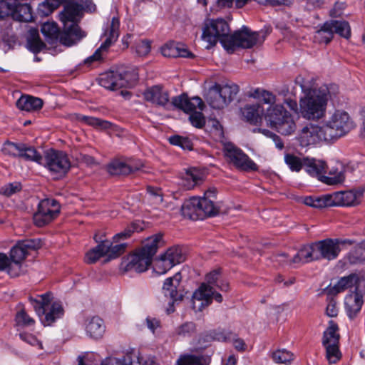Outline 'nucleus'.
I'll use <instances>...</instances> for the list:
<instances>
[{"mask_svg": "<svg viewBox=\"0 0 365 365\" xmlns=\"http://www.w3.org/2000/svg\"><path fill=\"white\" fill-rule=\"evenodd\" d=\"M63 5V10L58 14V19L63 24L61 41L66 46H71L86 36L79 23L83 18V6L76 0H45L39 4L38 13L48 16L55 9Z\"/></svg>", "mask_w": 365, "mask_h": 365, "instance_id": "nucleus-1", "label": "nucleus"}, {"mask_svg": "<svg viewBox=\"0 0 365 365\" xmlns=\"http://www.w3.org/2000/svg\"><path fill=\"white\" fill-rule=\"evenodd\" d=\"M249 96L271 105L264 113V117L267 123L278 133L289 135L296 130V123L292 115L283 106L273 105L276 102V96L272 92L257 88Z\"/></svg>", "mask_w": 365, "mask_h": 365, "instance_id": "nucleus-2", "label": "nucleus"}, {"mask_svg": "<svg viewBox=\"0 0 365 365\" xmlns=\"http://www.w3.org/2000/svg\"><path fill=\"white\" fill-rule=\"evenodd\" d=\"M304 93L299 101V115L309 120H317L326 115L327 103L330 96L329 88L326 85L319 87L307 88L299 76L296 79Z\"/></svg>", "mask_w": 365, "mask_h": 365, "instance_id": "nucleus-3", "label": "nucleus"}, {"mask_svg": "<svg viewBox=\"0 0 365 365\" xmlns=\"http://www.w3.org/2000/svg\"><path fill=\"white\" fill-rule=\"evenodd\" d=\"M138 78L135 70L120 67L101 74L98 83L108 90L115 91L123 87L133 86Z\"/></svg>", "mask_w": 365, "mask_h": 365, "instance_id": "nucleus-4", "label": "nucleus"}, {"mask_svg": "<svg viewBox=\"0 0 365 365\" xmlns=\"http://www.w3.org/2000/svg\"><path fill=\"white\" fill-rule=\"evenodd\" d=\"M230 29L227 22L223 19H209L205 21L202 29L201 38L207 43L206 48L209 49L216 45L218 41L227 50Z\"/></svg>", "mask_w": 365, "mask_h": 365, "instance_id": "nucleus-5", "label": "nucleus"}, {"mask_svg": "<svg viewBox=\"0 0 365 365\" xmlns=\"http://www.w3.org/2000/svg\"><path fill=\"white\" fill-rule=\"evenodd\" d=\"M322 125L329 141L335 140L346 135L355 127L349 113L341 110H335Z\"/></svg>", "mask_w": 365, "mask_h": 365, "instance_id": "nucleus-6", "label": "nucleus"}, {"mask_svg": "<svg viewBox=\"0 0 365 365\" xmlns=\"http://www.w3.org/2000/svg\"><path fill=\"white\" fill-rule=\"evenodd\" d=\"M340 334L338 325L332 320L329 322V326L324 331L322 345L325 349V357L329 364H336L341 358L339 349Z\"/></svg>", "mask_w": 365, "mask_h": 365, "instance_id": "nucleus-7", "label": "nucleus"}, {"mask_svg": "<svg viewBox=\"0 0 365 365\" xmlns=\"http://www.w3.org/2000/svg\"><path fill=\"white\" fill-rule=\"evenodd\" d=\"M40 247L41 242L38 240L29 239L19 242L10 252L11 264L9 267V274L13 277L19 276L21 272V263L29 251Z\"/></svg>", "mask_w": 365, "mask_h": 365, "instance_id": "nucleus-8", "label": "nucleus"}, {"mask_svg": "<svg viewBox=\"0 0 365 365\" xmlns=\"http://www.w3.org/2000/svg\"><path fill=\"white\" fill-rule=\"evenodd\" d=\"M265 37L264 32H254L244 26L240 30L236 31L230 36L227 51L233 52L235 47L252 48L257 44H261L264 41Z\"/></svg>", "mask_w": 365, "mask_h": 365, "instance_id": "nucleus-9", "label": "nucleus"}, {"mask_svg": "<svg viewBox=\"0 0 365 365\" xmlns=\"http://www.w3.org/2000/svg\"><path fill=\"white\" fill-rule=\"evenodd\" d=\"M44 165L54 178L63 177L71 168V162L68 155L59 150H49L43 157Z\"/></svg>", "mask_w": 365, "mask_h": 365, "instance_id": "nucleus-10", "label": "nucleus"}, {"mask_svg": "<svg viewBox=\"0 0 365 365\" xmlns=\"http://www.w3.org/2000/svg\"><path fill=\"white\" fill-rule=\"evenodd\" d=\"M348 38L351 36V29L349 23L346 21L331 20L327 21L322 26L321 29L317 31L315 38L321 43H329L333 38L334 34Z\"/></svg>", "mask_w": 365, "mask_h": 365, "instance_id": "nucleus-11", "label": "nucleus"}, {"mask_svg": "<svg viewBox=\"0 0 365 365\" xmlns=\"http://www.w3.org/2000/svg\"><path fill=\"white\" fill-rule=\"evenodd\" d=\"M296 140L302 147L316 145L321 141H329L324 132L323 125L307 123L297 133Z\"/></svg>", "mask_w": 365, "mask_h": 365, "instance_id": "nucleus-12", "label": "nucleus"}, {"mask_svg": "<svg viewBox=\"0 0 365 365\" xmlns=\"http://www.w3.org/2000/svg\"><path fill=\"white\" fill-rule=\"evenodd\" d=\"M225 155L230 163L236 168L245 171L256 170L257 165L241 149L232 143H227L224 148Z\"/></svg>", "mask_w": 365, "mask_h": 365, "instance_id": "nucleus-13", "label": "nucleus"}, {"mask_svg": "<svg viewBox=\"0 0 365 365\" xmlns=\"http://www.w3.org/2000/svg\"><path fill=\"white\" fill-rule=\"evenodd\" d=\"M185 259V254L180 247H170L156 260L155 271L159 274H163L176 264L183 262Z\"/></svg>", "mask_w": 365, "mask_h": 365, "instance_id": "nucleus-14", "label": "nucleus"}, {"mask_svg": "<svg viewBox=\"0 0 365 365\" xmlns=\"http://www.w3.org/2000/svg\"><path fill=\"white\" fill-rule=\"evenodd\" d=\"M60 212V205L56 200L44 199L38 204V211L34 215V223L38 227H43L53 219Z\"/></svg>", "mask_w": 365, "mask_h": 365, "instance_id": "nucleus-15", "label": "nucleus"}, {"mask_svg": "<svg viewBox=\"0 0 365 365\" xmlns=\"http://www.w3.org/2000/svg\"><path fill=\"white\" fill-rule=\"evenodd\" d=\"M183 208L200 217L212 216L218 212V207L212 199L202 197H191Z\"/></svg>", "mask_w": 365, "mask_h": 365, "instance_id": "nucleus-16", "label": "nucleus"}, {"mask_svg": "<svg viewBox=\"0 0 365 365\" xmlns=\"http://www.w3.org/2000/svg\"><path fill=\"white\" fill-rule=\"evenodd\" d=\"M151 262V259L138 250L123 258L120 269L123 272H143L148 269Z\"/></svg>", "mask_w": 365, "mask_h": 365, "instance_id": "nucleus-17", "label": "nucleus"}, {"mask_svg": "<svg viewBox=\"0 0 365 365\" xmlns=\"http://www.w3.org/2000/svg\"><path fill=\"white\" fill-rule=\"evenodd\" d=\"M119 26L120 21L118 18L113 17L108 29L106 30L103 34V36L106 37L104 42L92 56L86 60V63H90L94 61H98L101 58V51L103 50H106L118 39L119 36Z\"/></svg>", "mask_w": 365, "mask_h": 365, "instance_id": "nucleus-18", "label": "nucleus"}, {"mask_svg": "<svg viewBox=\"0 0 365 365\" xmlns=\"http://www.w3.org/2000/svg\"><path fill=\"white\" fill-rule=\"evenodd\" d=\"M359 289L351 291L344 299V307L346 314L350 319H354L361 309L364 304V295L365 294V287L364 283L359 285Z\"/></svg>", "mask_w": 365, "mask_h": 365, "instance_id": "nucleus-19", "label": "nucleus"}, {"mask_svg": "<svg viewBox=\"0 0 365 365\" xmlns=\"http://www.w3.org/2000/svg\"><path fill=\"white\" fill-rule=\"evenodd\" d=\"M181 280L180 272H177L174 276L167 278L163 283L162 292L164 297L171 302L172 304L182 299L183 295L178 289Z\"/></svg>", "mask_w": 365, "mask_h": 365, "instance_id": "nucleus-20", "label": "nucleus"}, {"mask_svg": "<svg viewBox=\"0 0 365 365\" xmlns=\"http://www.w3.org/2000/svg\"><path fill=\"white\" fill-rule=\"evenodd\" d=\"M318 259L321 258L332 260L337 257L340 247L337 240L327 239L315 242Z\"/></svg>", "mask_w": 365, "mask_h": 365, "instance_id": "nucleus-21", "label": "nucleus"}, {"mask_svg": "<svg viewBox=\"0 0 365 365\" xmlns=\"http://www.w3.org/2000/svg\"><path fill=\"white\" fill-rule=\"evenodd\" d=\"M172 103L175 107L187 113L196 111L197 109L202 110L204 107V103L200 97L195 96L189 98L186 94L173 98Z\"/></svg>", "mask_w": 365, "mask_h": 365, "instance_id": "nucleus-22", "label": "nucleus"}, {"mask_svg": "<svg viewBox=\"0 0 365 365\" xmlns=\"http://www.w3.org/2000/svg\"><path fill=\"white\" fill-rule=\"evenodd\" d=\"M142 166L141 162H124L120 160H115L108 165V171L110 175H128L140 170Z\"/></svg>", "mask_w": 365, "mask_h": 365, "instance_id": "nucleus-23", "label": "nucleus"}, {"mask_svg": "<svg viewBox=\"0 0 365 365\" xmlns=\"http://www.w3.org/2000/svg\"><path fill=\"white\" fill-rule=\"evenodd\" d=\"M84 328L86 334L94 339H101L106 331L103 319L98 316L88 317L85 319Z\"/></svg>", "mask_w": 365, "mask_h": 365, "instance_id": "nucleus-24", "label": "nucleus"}, {"mask_svg": "<svg viewBox=\"0 0 365 365\" xmlns=\"http://www.w3.org/2000/svg\"><path fill=\"white\" fill-rule=\"evenodd\" d=\"M362 192L359 191L337 192L332 194L334 206H354L359 203Z\"/></svg>", "mask_w": 365, "mask_h": 365, "instance_id": "nucleus-25", "label": "nucleus"}, {"mask_svg": "<svg viewBox=\"0 0 365 365\" xmlns=\"http://www.w3.org/2000/svg\"><path fill=\"white\" fill-rule=\"evenodd\" d=\"M147 101L160 106L165 107L169 102V95L167 91L160 86H154L148 88L143 93Z\"/></svg>", "mask_w": 365, "mask_h": 365, "instance_id": "nucleus-26", "label": "nucleus"}, {"mask_svg": "<svg viewBox=\"0 0 365 365\" xmlns=\"http://www.w3.org/2000/svg\"><path fill=\"white\" fill-rule=\"evenodd\" d=\"M327 168L328 166L324 160L309 157L305 158V171L309 175L316 177L321 181H324L322 178H324Z\"/></svg>", "mask_w": 365, "mask_h": 365, "instance_id": "nucleus-27", "label": "nucleus"}, {"mask_svg": "<svg viewBox=\"0 0 365 365\" xmlns=\"http://www.w3.org/2000/svg\"><path fill=\"white\" fill-rule=\"evenodd\" d=\"M364 283L365 287V279L356 274H351L348 276L340 278L336 284L333 287L336 293H339L349 288L354 287V291L359 289V285Z\"/></svg>", "mask_w": 365, "mask_h": 365, "instance_id": "nucleus-28", "label": "nucleus"}, {"mask_svg": "<svg viewBox=\"0 0 365 365\" xmlns=\"http://www.w3.org/2000/svg\"><path fill=\"white\" fill-rule=\"evenodd\" d=\"M164 245L163 235L160 233L153 235L143 242V246L140 251L144 253L150 259L153 260L154 255L156 254L158 248Z\"/></svg>", "mask_w": 365, "mask_h": 365, "instance_id": "nucleus-29", "label": "nucleus"}, {"mask_svg": "<svg viewBox=\"0 0 365 365\" xmlns=\"http://www.w3.org/2000/svg\"><path fill=\"white\" fill-rule=\"evenodd\" d=\"M161 53L165 57L177 58L192 57V54L183 44L176 42H170L161 48Z\"/></svg>", "mask_w": 365, "mask_h": 365, "instance_id": "nucleus-30", "label": "nucleus"}, {"mask_svg": "<svg viewBox=\"0 0 365 365\" xmlns=\"http://www.w3.org/2000/svg\"><path fill=\"white\" fill-rule=\"evenodd\" d=\"M27 4H21L19 0H0V19L21 11H29Z\"/></svg>", "mask_w": 365, "mask_h": 365, "instance_id": "nucleus-31", "label": "nucleus"}, {"mask_svg": "<svg viewBox=\"0 0 365 365\" xmlns=\"http://www.w3.org/2000/svg\"><path fill=\"white\" fill-rule=\"evenodd\" d=\"M64 314L63 308L60 302H54L50 308L45 309L43 316L39 318L43 326H51L57 319L61 318Z\"/></svg>", "mask_w": 365, "mask_h": 365, "instance_id": "nucleus-32", "label": "nucleus"}, {"mask_svg": "<svg viewBox=\"0 0 365 365\" xmlns=\"http://www.w3.org/2000/svg\"><path fill=\"white\" fill-rule=\"evenodd\" d=\"M314 260H318L315 243L304 246L292 257L294 264H304Z\"/></svg>", "mask_w": 365, "mask_h": 365, "instance_id": "nucleus-33", "label": "nucleus"}, {"mask_svg": "<svg viewBox=\"0 0 365 365\" xmlns=\"http://www.w3.org/2000/svg\"><path fill=\"white\" fill-rule=\"evenodd\" d=\"M41 32L44 36L46 40L51 44H53L59 41L61 44L64 45L61 41V36L63 34V30L59 31L58 25L55 22H46L41 26Z\"/></svg>", "mask_w": 365, "mask_h": 365, "instance_id": "nucleus-34", "label": "nucleus"}, {"mask_svg": "<svg viewBox=\"0 0 365 365\" xmlns=\"http://www.w3.org/2000/svg\"><path fill=\"white\" fill-rule=\"evenodd\" d=\"M96 242H99L95 247L88 251L85 255V262L88 264L96 262L101 257H106L108 247L103 244V240L98 238V235L94 236Z\"/></svg>", "mask_w": 365, "mask_h": 365, "instance_id": "nucleus-35", "label": "nucleus"}, {"mask_svg": "<svg viewBox=\"0 0 365 365\" xmlns=\"http://www.w3.org/2000/svg\"><path fill=\"white\" fill-rule=\"evenodd\" d=\"M51 299L52 297L50 292L38 295L37 298H34L31 296L29 297V301L33 306L34 311L39 318L44 315L45 309L51 303Z\"/></svg>", "mask_w": 365, "mask_h": 365, "instance_id": "nucleus-36", "label": "nucleus"}, {"mask_svg": "<svg viewBox=\"0 0 365 365\" xmlns=\"http://www.w3.org/2000/svg\"><path fill=\"white\" fill-rule=\"evenodd\" d=\"M263 114L264 109L259 103L247 105L242 110L244 118L252 124L261 122Z\"/></svg>", "mask_w": 365, "mask_h": 365, "instance_id": "nucleus-37", "label": "nucleus"}, {"mask_svg": "<svg viewBox=\"0 0 365 365\" xmlns=\"http://www.w3.org/2000/svg\"><path fill=\"white\" fill-rule=\"evenodd\" d=\"M213 288L202 283L199 288L193 293V300L200 301V307H207L212 302Z\"/></svg>", "mask_w": 365, "mask_h": 365, "instance_id": "nucleus-38", "label": "nucleus"}, {"mask_svg": "<svg viewBox=\"0 0 365 365\" xmlns=\"http://www.w3.org/2000/svg\"><path fill=\"white\" fill-rule=\"evenodd\" d=\"M42 106L43 101L41 98L30 96H22L16 101L18 108L26 111L37 110L40 109Z\"/></svg>", "mask_w": 365, "mask_h": 365, "instance_id": "nucleus-39", "label": "nucleus"}, {"mask_svg": "<svg viewBox=\"0 0 365 365\" xmlns=\"http://www.w3.org/2000/svg\"><path fill=\"white\" fill-rule=\"evenodd\" d=\"M206 101L215 109H221L225 106V100L222 98L218 84H215L208 90Z\"/></svg>", "mask_w": 365, "mask_h": 365, "instance_id": "nucleus-40", "label": "nucleus"}, {"mask_svg": "<svg viewBox=\"0 0 365 365\" xmlns=\"http://www.w3.org/2000/svg\"><path fill=\"white\" fill-rule=\"evenodd\" d=\"M202 180V175L197 170L191 168L187 170L182 178V185L186 190L193 188Z\"/></svg>", "mask_w": 365, "mask_h": 365, "instance_id": "nucleus-41", "label": "nucleus"}, {"mask_svg": "<svg viewBox=\"0 0 365 365\" xmlns=\"http://www.w3.org/2000/svg\"><path fill=\"white\" fill-rule=\"evenodd\" d=\"M202 180V175L197 170L191 168L187 170L182 178V185L186 190L193 188Z\"/></svg>", "mask_w": 365, "mask_h": 365, "instance_id": "nucleus-42", "label": "nucleus"}, {"mask_svg": "<svg viewBox=\"0 0 365 365\" xmlns=\"http://www.w3.org/2000/svg\"><path fill=\"white\" fill-rule=\"evenodd\" d=\"M78 120L86 125L102 130L110 129L113 126V123L110 121L92 116L79 115Z\"/></svg>", "mask_w": 365, "mask_h": 365, "instance_id": "nucleus-43", "label": "nucleus"}, {"mask_svg": "<svg viewBox=\"0 0 365 365\" xmlns=\"http://www.w3.org/2000/svg\"><path fill=\"white\" fill-rule=\"evenodd\" d=\"M103 244L106 247H108L106 251V262H109L114 259L118 258L123 255L127 248V243H120L118 245H113V243L108 240H103Z\"/></svg>", "mask_w": 365, "mask_h": 365, "instance_id": "nucleus-44", "label": "nucleus"}, {"mask_svg": "<svg viewBox=\"0 0 365 365\" xmlns=\"http://www.w3.org/2000/svg\"><path fill=\"white\" fill-rule=\"evenodd\" d=\"M329 176L322 178L324 182L329 185H335L341 183L344 180V174L341 164H337L335 168H331L329 171Z\"/></svg>", "mask_w": 365, "mask_h": 365, "instance_id": "nucleus-45", "label": "nucleus"}, {"mask_svg": "<svg viewBox=\"0 0 365 365\" xmlns=\"http://www.w3.org/2000/svg\"><path fill=\"white\" fill-rule=\"evenodd\" d=\"M218 88L222 98L225 100V106L230 103L239 92V86L237 84H225L221 86L218 84Z\"/></svg>", "mask_w": 365, "mask_h": 365, "instance_id": "nucleus-46", "label": "nucleus"}, {"mask_svg": "<svg viewBox=\"0 0 365 365\" xmlns=\"http://www.w3.org/2000/svg\"><path fill=\"white\" fill-rule=\"evenodd\" d=\"M306 157H299L294 154L287 153L284 155V162L292 172H299L304 168Z\"/></svg>", "mask_w": 365, "mask_h": 365, "instance_id": "nucleus-47", "label": "nucleus"}, {"mask_svg": "<svg viewBox=\"0 0 365 365\" xmlns=\"http://www.w3.org/2000/svg\"><path fill=\"white\" fill-rule=\"evenodd\" d=\"M22 152L20 158H23L26 160L36 162L40 165L43 164V157L33 147H27L23 144Z\"/></svg>", "mask_w": 365, "mask_h": 365, "instance_id": "nucleus-48", "label": "nucleus"}, {"mask_svg": "<svg viewBox=\"0 0 365 365\" xmlns=\"http://www.w3.org/2000/svg\"><path fill=\"white\" fill-rule=\"evenodd\" d=\"M30 32L31 38L28 39L29 49L33 53H38L43 49V48L45 46V44L40 39L38 31L36 30L32 29L30 31Z\"/></svg>", "mask_w": 365, "mask_h": 365, "instance_id": "nucleus-49", "label": "nucleus"}, {"mask_svg": "<svg viewBox=\"0 0 365 365\" xmlns=\"http://www.w3.org/2000/svg\"><path fill=\"white\" fill-rule=\"evenodd\" d=\"M176 365H207L202 356L185 354L181 356L177 361Z\"/></svg>", "mask_w": 365, "mask_h": 365, "instance_id": "nucleus-50", "label": "nucleus"}, {"mask_svg": "<svg viewBox=\"0 0 365 365\" xmlns=\"http://www.w3.org/2000/svg\"><path fill=\"white\" fill-rule=\"evenodd\" d=\"M22 148V143L16 144L11 142H6L3 145L1 151L4 155H6L13 157H20L21 153L23 150Z\"/></svg>", "mask_w": 365, "mask_h": 365, "instance_id": "nucleus-51", "label": "nucleus"}, {"mask_svg": "<svg viewBox=\"0 0 365 365\" xmlns=\"http://www.w3.org/2000/svg\"><path fill=\"white\" fill-rule=\"evenodd\" d=\"M147 192L148 200L154 206H158L163 201V192L160 188L154 187H148Z\"/></svg>", "mask_w": 365, "mask_h": 365, "instance_id": "nucleus-52", "label": "nucleus"}, {"mask_svg": "<svg viewBox=\"0 0 365 365\" xmlns=\"http://www.w3.org/2000/svg\"><path fill=\"white\" fill-rule=\"evenodd\" d=\"M231 336H232V334L230 332L221 329L211 331L205 336L208 341L214 340L223 342L230 341Z\"/></svg>", "mask_w": 365, "mask_h": 365, "instance_id": "nucleus-53", "label": "nucleus"}, {"mask_svg": "<svg viewBox=\"0 0 365 365\" xmlns=\"http://www.w3.org/2000/svg\"><path fill=\"white\" fill-rule=\"evenodd\" d=\"M272 359L276 363L287 364L293 360V354L285 349H279L272 353Z\"/></svg>", "mask_w": 365, "mask_h": 365, "instance_id": "nucleus-54", "label": "nucleus"}, {"mask_svg": "<svg viewBox=\"0 0 365 365\" xmlns=\"http://www.w3.org/2000/svg\"><path fill=\"white\" fill-rule=\"evenodd\" d=\"M169 141L172 145L180 146L184 150L192 149V144L188 138L174 135L169 138Z\"/></svg>", "mask_w": 365, "mask_h": 365, "instance_id": "nucleus-55", "label": "nucleus"}, {"mask_svg": "<svg viewBox=\"0 0 365 365\" xmlns=\"http://www.w3.org/2000/svg\"><path fill=\"white\" fill-rule=\"evenodd\" d=\"M16 322L17 325L21 327H31L35 324V320L24 310H21L16 314Z\"/></svg>", "mask_w": 365, "mask_h": 365, "instance_id": "nucleus-56", "label": "nucleus"}, {"mask_svg": "<svg viewBox=\"0 0 365 365\" xmlns=\"http://www.w3.org/2000/svg\"><path fill=\"white\" fill-rule=\"evenodd\" d=\"M133 363L131 356L128 354L121 359L108 357L104 359L101 365H131Z\"/></svg>", "mask_w": 365, "mask_h": 365, "instance_id": "nucleus-57", "label": "nucleus"}, {"mask_svg": "<svg viewBox=\"0 0 365 365\" xmlns=\"http://www.w3.org/2000/svg\"><path fill=\"white\" fill-rule=\"evenodd\" d=\"M314 207L323 208L334 205V200L331 195H324L320 197H314Z\"/></svg>", "mask_w": 365, "mask_h": 365, "instance_id": "nucleus-58", "label": "nucleus"}, {"mask_svg": "<svg viewBox=\"0 0 365 365\" xmlns=\"http://www.w3.org/2000/svg\"><path fill=\"white\" fill-rule=\"evenodd\" d=\"M21 190V185L20 182H14L9 183L1 187L0 189V194L6 197L11 196L12 195L19 192Z\"/></svg>", "mask_w": 365, "mask_h": 365, "instance_id": "nucleus-59", "label": "nucleus"}, {"mask_svg": "<svg viewBox=\"0 0 365 365\" xmlns=\"http://www.w3.org/2000/svg\"><path fill=\"white\" fill-rule=\"evenodd\" d=\"M195 331V325L192 322H186L179 326L175 332L178 336H190Z\"/></svg>", "mask_w": 365, "mask_h": 365, "instance_id": "nucleus-60", "label": "nucleus"}, {"mask_svg": "<svg viewBox=\"0 0 365 365\" xmlns=\"http://www.w3.org/2000/svg\"><path fill=\"white\" fill-rule=\"evenodd\" d=\"M250 1V0H217L216 4L219 8H230L232 6L235 1L236 6L241 8Z\"/></svg>", "mask_w": 365, "mask_h": 365, "instance_id": "nucleus-61", "label": "nucleus"}, {"mask_svg": "<svg viewBox=\"0 0 365 365\" xmlns=\"http://www.w3.org/2000/svg\"><path fill=\"white\" fill-rule=\"evenodd\" d=\"M189 119L192 125L197 128H201L205 123L204 117L201 110L192 112L190 114Z\"/></svg>", "mask_w": 365, "mask_h": 365, "instance_id": "nucleus-62", "label": "nucleus"}, {"mask_svg": "<svg viewBox=\"0 0 365 365\" xmlns=\"http://www.w3.org/2000/svg\"><path fill=\"white\" fill-rule=\"evenodd\" d=\"M134 230L132 227H127L123 231L115 234L113 237V242H119L131 237Z\"/></svg>", "mask_w": 365, "mask_h": 365, "instance_id": "nucleus-63", "label": "nucleus"}, {"mask_svg": "<svg viewBox=\"0 0 365 365\" xmlns=\"http://www.w3.org/2000/svg\"><path fill=\"white\" fill-rule=\"evenodd\" d=\"M136 52L140 56H145L150 51V42L147 40H143L137 43Z\"/></svg>", "mask_w": 365, "mask_h": 365, "instance_id": "nucleus-64", "label": "nucleus"}]
</instances>
